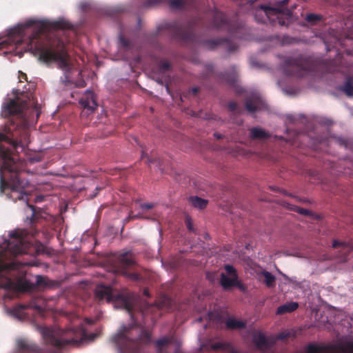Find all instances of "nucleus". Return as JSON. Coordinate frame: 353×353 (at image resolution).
<instances>
[{
  "mask_svg": "<svg viewBox=\"0 0 353 353\" xmlns=\"http://www.w3.org/2000/svg\"><path fill=\"white\" fill-rule=\"evenodd\" d=\"M252 341L256 347L259 350H268L270 347L268 339L266 338L264 333L261 331L254 333Z\"/></svg>",
  "mask_w": 353,
  "mask_h": 353,
  "instance_id": "obj_17",
  "label": "nucleus"
},
{
  "mask_svg": "<svg viewBox=\"0 0 353 353\" xmlns=\"http://www.w3.org/2000/svg\"><path fill=\"white\" fill-rule=\"evenodd\" d=\"M141 207L143 210H150L154 207V204L152 203H143Z\"/></svg>",
  "mask_w": 353,
  "mask_h": 353,
  "instance_id": "obj_44",
  "label": "nucleus"
},
{
  "mask_svg": "<svg viewBox=\"0 0 353 353\" xmlns=\"http://www.w3.org/2000/svg\"><path fill=\"white\" fill-rule=\"evenodd\" d=\"M26 205L32 211L31 216L27 217L26 221L28 228L11 232V239L7 243L8 250L14 256L23 254H32L34 248L29 236L34 237L41 230L46 218L45 211L28 203Z\"/></svg>",
  "mask_w": 353,
  "mask_h": 353,
  "instance_id": "obj_3",
  "label": "nucleus"
},
{
  "mask_svg": "<svg viewBox=\"0 0 353 353\" xmlns=\"http://www.w3.org/2000/svg\"><path fill=\"white\" fill-rule=\"evenodd\" d=\"M227 328L230 330L243 329L246 327L245 322L234 318H229L225 321Z\"/></svg>",
  "mask_w": 353,
  "mask_h": 353,
  "instance_id": "obj_23",
  "label": "nucleus"
},
{
  "mask_svg": "<svg viewBox=\"0 0 353 353\" xmlns=\"http://www.w3.org/2000/svg\"><path fill=\"white\" fill-rule=\"evenodd\" d=\"M137 265L134 256L131 252H125L118 255L116 259L115 272L132 281H141L143 276L137 272H129L127 269Z\"/></svg>",
  "mask_w": 353,
  "mask_h": 353,
  "instance_id": "obj_10",
  "label": "nucleus"
},
{
  "mask_svg": "<svg viewBox=\"0 0 353 353\" xmlns=\"http://www.w3.org/2000/svg\"><path fill=\"white\" fill-rule=\"evenodd\" d=\"M116 342L123 350L134 353L138 352L140 344L150 342V334L145 330H138L134 325L124 326Z\"/></svg>",
  "mask_w": 353,
  "mask_h": 353,
  "instance_id": "obj_5",
  "label": "nucleus"
},
{
  "mask_svg": "<svg viewBox=\"0 0 353 353\" xmlns=\"http://www.w3.org/2000/svg\"><path fill=\"white\" fill-rule=\"evenodd\" d=\"M8 43L6 41H3L0 42V50L5 48L8 46Z\"/></svg>",
  "mask_w": 353,
  "mask_h": 353,
  "instance_id": "obj_50",
  "label": "nucleus"
},
{
  "mask_svg": "<svg viewBox=\"0 0 353 353\" xmlns=\"http://www.w3.org/2000/svg\"><path fill=\"white\" fill-rule=\"evenodd\" d=\"M17 349L18 353H44L36 343L26 339H17Z\"/></svg>",
  "mask_w": 353,
  "mask_h": 353,
  "instance_id": "obj_16",
  "label": "nucleus"
},
{
  "mask_svg": "<svg viewBox=\"0 0 353 353\" xmlns=\"http://www.w3.org/2000/svg\"><path fill=\"white\" fill-rule=\"evenodd\" d=\"M305 21L310 25H316L323 19V17L321 14L310 13L305 17Z\"/></svg>",
  "mask_w": 353,
  "mask_h": 353,
  "instance_id": "obj_27",
  "label": "nucleus"
},
{
  "mask_svg": "<svg viewBox=\"0 0 353 353\" xmlns=\"http://www.w3.org/2000/svg\"><path fill=\"white\" fill-rule=\"evenodd\" d=\"M13 282L11 279H7L5 283L0 285V288H4V289H11L13 287Z\"/></svg>",
  "mask_w": 353,
  "mask_h": 353,
  "instance_id": "obj_36",
  "label": "nucleus"
},
{
  "mask_svg": "<svg viewBox=\"0 0 353 353\" xmlns=\"http://www.w3.org/2000/svg\"><path fill=\"white\" fill-rule=\"evenodd\" d=\"M214 137H216L217 139H220L223 137L222 134H219V133H217V132H215L214 133Z\"/></svg>",
  "mask_w": 353,
  "mask_h": 353,
  "instance_id": "obj_54",
  "label": "nucleus"
},
{
  "mask_svg": "<svg viewBox=\"0 0 353 353\" xmlns=\"http://www.w3.org/2000/svg\"><path fill=\"white\" fill-rule=\"evenodd\" d=\"M200 43L208 50H214L219 46H225L228 52H234L238 48L235 43L225 38L205 39L201 41Z\"/></svg>",
  "mask_w": 353,
  "mask_h": 353,
  "instance_id": "obj_12",
  "label": "nucleus"
},
{
  "mask_svg": "<svg viewBox=\"0 0 353 353\" xmlns=\"http://www.w3.org/2000/svg\"><path fill=\"white\" fill-rule=\"evenodd\" d=\"M265 103L262 98L256 93L252 94L245 100V107L250 113L256 112L265 108Z\"/></svg>",
  "mask_w": 353,
  "mask_h": 353,
  "instance_id": "obj_15",
  "label": "nucleus"
},
{
  "mask_svg": "<svg viewBox=\"0 0 353 353\" xmlns=\"http://www.w3.org/2000/svg\"><path fill=\"white\" fill-rule=\"evenodd\" d=\"M212 23L214 28L218 30H225L231 34L237 33L242 28L241 24L231 23L223 13L218 11L213 13Z\"/></svg>",
  "mask_w": 353,
  "mask_h": 353,
  "instance_id": "obj_11",
  "label": "nucleus"
},
{
  "mask_svg": "<svg viewBox=\"0 0 353 353\" xmlns=\"http://www.w3.org/2000/svg\"><path fill=\"white\" fill-rule=\"evenodd\" d=\"M95 295L100 301L105 299L108 302L114 301L118 307L125 309L132 316V303L128 296L114 294L110 286L103 285H97L95 290Z\"/></svg>",
  "mask_w": 353,
  "mask_h": 353,
  "instance_id": "obj_8",
  "label": "nucleus"
},
{
  "mask_svg": "<svg viewBox=\"0 0 353 353\" xmlns=\"http://www.w3.org/2000/svg\"><path fill=\"white\" fill-rule=\"evenodd\" d=\"M228 275L225 273L221 274L220 283L225 290H229L234 287V283L238 279L236 269L231 265L227 264L224 267Z\"/></svg>",
  "mask_w": 353,
  "mask_h": 353,
  "instance_id": "obj_13",
  "label": "nucleus"
},
{
  "mask_svg": "<svg viewBox=\"0 0 353 353\" xmlns=\"http://www.w3.org/2000/svg\"><path fill=\"white\" fill-rule=\"evenodd\" d=\"M22 28L23 30L32 28L33 33L30 38V42L38 50L40 60L46 63L59 61L63 65L67 66L66 52L62 41L59 39L50 40L46 44L43 46L39 45L37 43L39 42L38 39L40 34L48 28L55 30L72 29V25L69 21L65 19L52 22L30 19L22 25Z\"/></svg>",
  "mask_w": 353,
  "mask_h": 353,
  "instance_id": "obj_2",
  "label": "nucleus"
},
{
  "mask_svg": "<svg viewBox=\"0 0 353 353\" xmlns=\"http://www.w3.org/2000/svg\"><path fill=\"white\" fill-rule=\"evenodd\" d=\"M221 79L229 84L230 85H234L236 81V74L234 72L230 74L225 73L221 74Z\"/></svg>",
  "mask_w": 353,
  "mask_h": 353,
  "instance_id": "obj_26",
  "label": "nucleus"
},
{
  "mask_svg": "<svg viewBox=\"0 0 353 353\" xmlns=\"http://www.w3.org/2000/svg\"><path fill=\"white\" fill-rule=\"evenodd\" d=\"M206 72H207V75L208 76H211V75H213L214 74V67L213 65H206Z\"/></svg>",
  "mask_w": 353,
  "mask_h": 353,
  "instance_id": "obj_41",
  "label": "nucleus"
},
{
  "mask_svg": "<svg viewBox=\"0 0 353 353\" xmlns=\"http://www.w3.org/2000/svg\"><path fill=\"white\" fill-rule=\"evenodd\" d=\"M42 277L41 276H39L38 279H37V282H39L40 281V279H41Z\"/></svg>",
  "mask_w": 353,
  "mask_h": 353,
  "instance_id": "obj_59",
  "label": "nucleus"
},
{
  "mask_svg": "<svg viewBox=\"0 0 353 353\" xmlns=\"http://www.w3.org/2000/svg\"><path fill=\"white\" fill-rule=\"evenodd\" d=\"M199 92V88L198 87H194L189 91V92L194 96H195Z\"/></svg>",
  "mask_w": 353,
  "mask_h": 353,
  "instance_id": "obj_47",
  "label": "nucleus"
},
{
  "mask_svg": "<svg viewBox=\"0 0 353 353\" xmlns=\"http://www.w3.org/2000/svg\"><path fill=\"white\" fill-rule=\"evenodd\" d=\"M336 142H337L340 145H341V146H345V147H346V146H347V145H346V142H345V140H343V139H341V138H337V139H336Z\"/></svg>",
  "mask_w": 353,
  "mask_h": 353,
  "instance_id": "obj_48",
  "label": "nucleus"
},
{
  "mask_svg": "<svg viewBox=\"0 0 353 353\" xmlns=\"http://www.w3.org/2000/svg\"><path fill=\"white\" fill-rule=\"evenodd\" d=\"M22 78L24 79L25 80H27V76L26 74H22Z\"/></svg>",
  "mask_w": 353,
  "mask_h": 353,
  "instance_id": "obj_57",
  "label": "nucleus"
},
{
  "mask_svg": "<svg viewBox=\"0 0 353 353\" xmlns=\"http://www.w3.org/2000/svg\"><path fill=\"white\" fill-rule=\"evenodd\" d=\"M296 212H299V214H303V215H309L310 214V211L305 208H297Z\"/></svg>",
  "mask_w": 353,
  "mask_h": 353,
  "instance_id": "obj_43",
  "label": "nucleus"
},
{
  "mask_svg": "<svg viewBox=\"0 0 353 353\" xmlns=\"http://www.w3.org/2000/svg\"><path fill=\"white\" fill-rule=\"evenodd\" d=\"M234 287L238 288L242 292H245L247 289L245 285L239 280V278L234 283Z\"/></svg>",
  "mask_w": 353,
  "mask_h": 353,
  "instance_id": "obj_37",
  "label": "nucleus"
},
{
  "mask_svg": "<svg viewBox=\"0 0 353 353\" xmlns=\"http://www.w3.org/2000/svg\"><path fill=\"white\" fill-rule=\"evenodd\" d=\"M85 321L86 322L87 324H92L94 322L92 319H86L85 320Z\"/></svg>",
  "mask_w": 353,
  "mask_h": 353,
  "instance_id": "obj_55",
  "label": "nucleus"
},
{
  "mask_svg": "<svg viewBox=\"0 0 353 353\" xmlns=\"http://www.w3.org/2000/svg\"><path fill=\"white\" fill-rule=\"evenodd\" d=\"M299 307L296 302H290L279 306L276 310V314L281 315L295 311Z\"/></svg>",
  "mask_w": 353,
  "mask_h": 353,
  "instance_id": "obj_20",
  "label": "nucleus"
},
{
  "mask_svg": "<svg viewBox=\"0 0 353 353\" xmlns=\"http://www.w3.org/2000/svg\"><path fill=\"white\" fill-rule=\"evenodd\" d=\"M40 332L44 342L57 348H65L68 347H78L87 340H93L97 334L88 336L83 325L77 327H68L65 330L59 327H40Z\"/></svg>",
  "mask_w": 353,
  "mask_h": 353,
  "instance_id": "obj_4",
  "label": "nucleus"
},
{
  "mask_svg": "<svg viewBox=\"0 0 353 353\" xmlns=\"http://www.w3.org/2000/svg\"><path fill=\"white\" fill-rule=\"evenodd\" d=\"M288 2H289V0H282L281 1L277 2V5L279 6L282 7V6H285L288 5Z\"/></svg>",
  "mask_w": 353,
  "mask_h": 353,
  "instance_id": "obj_49",
  "label": "nucleus"
},
{
  "mask_svg": "<svg viewBox=\"0 0 353 353\" xmlns=\"http://www.w3.org/2000/svg\"><path fill=\"white\" fill-rule=\"evenodd\" d=\"M211 348L213 350H221L226 351L231 348V344L227 342H216L212 344Z\"/></svg>",
  "mask_w": 353,
  "mask_h": 353,
  "instance_id": "obj_28",
  "label": "nucleus"
},
{
  "mask_svg": "<svg viewBox=\"0 0 353 353\" xmlns=\"http://www.w3.org/2000/svg\"><path fill=\"white\" fill-rule=\"evenodd\" d=\"M261 274L264 276V283L268 288H274L275 286L276 278L270 272L268 271L262 272Z\"/></svg>",
  "mask_w": 353,
  "mask_h": 353,
  "instance_id": "obj_25",
  "label": "nucleus"
},
{
  "mask_svg": "<svg viewBox=\"0 0 353 353\" xmlns=\"http://www.w3.org/2000/svg\"><path fill=\"white\" fill-rule=\"evenodd\" d=\"M281 192V190H280ZM282 192L284 194H287V192L285 190H282Z\"/></svg>",
  "mask_w": 353,
  "mask_h": 353,
  "instance_id": "obj_58",
  "label": "nucleus"
},
{
  "mask_svg": "<svg viewBox=\"0 0 353 353\" xmlns=\"http://www.w3.org/2000/svg\"><path fill=\"white\" fill-rule=\"evenodd\" d=\"M189 201L191 203L192 206L200 210L204 209L208 204V200L201 199L196 196H190Z\"/></svg>",
  "mask_w": 353,
  "mask_h": 353,
  "instance_id": "obj_24",
  "label": "nucleus"
},
{
  "mask_svg": "<svg viewBox=\"0 0 353 353\" xmlns=\"http://www.w3.org/2000/svg\"><path fill=\"white\" fill-rule=\"evenodd\" d=\"M289 336V333H287V332H281L278 334L277 336V338L279 339H281V340H283V339H285L287 338H288Z\"/></svg>",
  "mask_w": 353,
  "mask_h": 353,
  "instance_id": "obj_46",
  "label": "nucleus"
},
{
  "mask_svg": "<svg viewBox=\"0 0 353 353\" xmlns=\"http://www.w3.org/2000/svg\"><path fill=\"white\" fill-rule=\"evenodd\" d=\"M168 3L170 8L179 10L185 7L186 0H170Z\"/></svg>",
  "mask_w": 353,
  "mask_h": 353,
  "instance_id": "obj_29",
  "label": "nucleus"
},
{
  "mask_svg": "<svg viewBox=\"0 0 353 353\" xmlns=\"http://www.w3.org/2000/svg\"><path fill=\"white\" fill-rule=\"evenodd\" d=\"M75 85L77 88H84L86 86V83L83 79H79L76 81Z\"/></svg>",
  "mask_w": 353,
  "mask_h": 353,
  "instance_id": "obj_42",
  "label": "nucleus"
},
{
  "mask_svg": "<svg viewBox=\"0 0 353 353\" xmlns=\"http://www.w3.org/2000/svg\"><path fill=\"white\" fill-rule=\"evenodd\" d=\"M270 134L260 128H252L250 129V137L252 139L264 140L268 139Z\"/></svg>",
  "mask_w": 353,
  "mask_h": 353,
  "instance_id": "obj_21",
  "label": "nucleus"
},
{
  "mask_svg": "<svg viewBox=\"0 0 353 353\" xmlns=\"http://www.w3.org/2000/svg\"><path fill=\"white\" fill-rule=\"evenodd\" d=\"M338 247H343V248L348 249L347 245L345 242L339 241L337 240H334L332 243V248H336Z\"/></svg>",
  "mask_w": 353,
  "mask_h": 353,
  "instance_id": "obj_34",
  "label": "nucleus"
},
{
  "mask_svg": "<svg viewBox=\"0 0 353 353\" xmlns=\"http://www.w3.org/2000/svg\"><path fill=\"white\" fill-rule=\"evenodd\" d=\"M167 0H147L145 4L147 6H151L159 3L165 2Z\"/></svg>",
  "mask_w": 353,
  "mask_h": 353,
  "instance_id": "obj_39",
  "label": "nucleus"
},
{
  "mask_svg": "<svg viewBox=\"0 0 353 353\" xmlns=\"http://www.w3.org/2000/svg\"><path fill=\"white\" fill-rule=\"evenodd\" d=\"M32 307L31 305H26V304H23V305H19L17 308H16V311L17 312H19V310H26V309H28V308H30Z\"/></svg>",
  "mask_w": 353,
  "mask_h": 353,
  "instance_id": "obj_45",
  "label": "nucleus"
},
{
  "mask_svg": "<svg viewBox=\"0 0 353 353\" xmlns=\"http://www.w3.org/2000/svg\"><path fill=\"white\" fill-rule=\"evenodd\" d=\"M281 67L285 75L303 78L310 72L314 70L316 63L310 56L299 54L296 57H286Z\"/></svg>",
  "mask_w": 353,
  "mask_h": 353,
  "instance_id": "obj_7",
  "label": "nucleus"
},
{
  "mask_svg": "<svg viewBox=\"0 0 353 353\" xmlns=\"http://www.w3.org/2000/svg\"><path fill=\"white\" fill-rule=\"evenodd\" d=\"M196 23V21L194 19L185 22L181 20L164 22L157 27V34L166 32L173 38L179 39L185 42H197L194 34Z\"/></svg>",
  "mask_w": 353,
  "mask_h": 353,
  "instance_id": "obj_6",
  "label": "nucleus"
},
{
  "mask_svg": "<svg viewBox=\"0 0 353 353\" xmlns=\"http://www.w3.org/2000/svg\"><path fill=\"white\" fill-rule=\"evenodd\" d=\"M143 295L146 297H150V294L148 288H145L143 292Z\"/></svg>",
  "mask_w": 353,
  "mask_h": 353,
  "instance_id": "obj_52",
  "label": "nucleus"
},
{
  "mask_svg": "<svg viewBox=\"0 0 353 353\" xmlns=\"http://www.w3.org/2000/svg\"><path fill=\"white\" fill-rule=\"evenodd\" d=\"M119 44L120 46L125 50L130 49L131 48V42L129 39H126L124 36H119Z\"/></svg>",
  "mask_w": 353,
  "mask_h": 353,
  "instance_id": "obj_31",
  "label": "nucleus"
},
{
  "mask_svg": "<svg viewBox=\"0 0 353 353\" xmlns=\"http://www.w3.org/2000/svg\"><path fill=\"white\" fill-rule=\"evenodd\" d=\"M192 115H196L197 116V114H196L194 112H193Z\"/></svg>",
  "mask_w": 353,
  "mask_h": 353,
  "instance_id": "obj_60",
  "label": "nucleus"
},
{
  "mask_svg": "<svg viewBox=\"0 0 353 353\" xmlns=\"http://www.w3.org/2000/svg\"><path fill=\"white\" fill-rule=\"evenodd\" d=\"M159 70L161 72H164L170 69V63L166 61H161L159 63Z\"/></svg>",
  "mask_w": 353,
  "mask_h": 353,
  "instance_id": "obj_33",
  "label": "nucleus"
},
{
  "mask_svg": "<svg viewBox=\"0 0 353 353\" xmlns=\"http://www.w3.org/2000/svg\"><path fill=\"white\" fill-rule=\"evenodd\" d=\"M185 225L189 231L192 232L194 230L192 221L189 217H187L185 219Z\"/></svg>",
  "mask_w": 353,
  "mask_h": 353,
  "instance_id": "obj_40",
  "label": "nucleus"
},
{
  "mask_svg": "<svg viewBox=\"0 0 353 353\" xmlns=\"http://www.w3.org/2000/svg\"><path fill=\"white\" fill-rule=\"evenodd\" d=\"M335 353H353V341H341L332 345Z\"/></svg>",
  "mask_w": 353,
  "mask_h": 353,
  "instance_id": "obj_18",
  "label": "nucleus"
},
{
  "mask_svg": "<svg viewBox=\"0 0 353 353\" xmlns=\"http://www.w3.org/2000/svg\"><path fill=\"white\" fill-rule=\"evenodd\" d=\"M28 106L26 101L19 97L9 99L2 107V115L5 117L13 116L0 132V141L10 143L12 149H4L0 146V154L3 159V166L10 173L8 181L0 174V191L4 192L10 188L9 197L14 201L27 198L24 190L30 185L28 179L23 177L26 163L19 158L14 151L19 154L25 150L30 143L28 122L23 114V110Z\"/></svg>",
  "mask_w": 353,
  "mask_h": 353,
  "instance_id": "obj_1",
  "label": "nucleus"
},
{
  "mask_svg": "<svg viewBox=\"0 0 353 353\" xmlns=\"http://www.w3.org/2000/svg\"><path fill=\"white\" fill-rule=\"evenodd\" d=\"M157 305L159 308H163V307H170L171 306V299L164 296L162 298V300L157 303Z\"/></svg>",
  "mask_w": 353,
  "mask_h": 353,
  "instance_id": "obj_30",
  "label": "nucleus"
},
{
  "mask_svg": "<svg viewBox=\"0 0 353 353\" xmlns=\"http://www.w3.org/2000/svg\"><path fill=\"white\" fill-rule=\"evenodd\" d=\"M228 109L230 111L236 113V114H241L242 112V109L238 106L237 103L234 101H230L228 103Z\"/></svg>",
  "mask_w": 353,
  "mask_h": 353,
  "instance_id": "obj_32",
  "label": "nucleus"
},
{
  "mask_svg": "<svg viewBox=\"0 0 353 353\" xmlns=\"http://www.w3.org/2000/svg\"><path fill=\"white\" fill-rule=\"evenodd\" d=\"M341 92L345 93L347 97H353V77H347L343 85L339 89Z\"/></svg>",
  "mask_w": 353,
  "mask_h": 353,
  "instance_id": "obj_22",
  "label": "nucleus"
},
{
  "mask_svg": "<svg viewBox=\"0 0 353 353\" xmlns=\"http://www.w3.org/2000/svg\"><path fill=\"white\" fill-rule=\"evenodd\" d=\"M270 188L274 191H279V188L276 187V186H270Z\"/></svg>",
  "mask_w": 353,
  "mask_h": 353,
  "instance_id": "obj_56",
  "label": "nucleus"
},
{
  "mask_svg": "<svg viewBox=\"0 0 353 353\" xmlns=\"http://www.w3.org/2000/svg\"><path fill=\"white\" fill-rule=\"evenodd\" d=\"M79 104L83 109V114H86L92 113L98 106L94 92L89 90L80 99Z\"/></svg>",
  "mask_w": 353,
  "mask_h": 353,
  "instance_id": "obj_14",
  "label": "nucleus"
},
{
  "mask_svg": "<svg viewBox=\"0 0 353 353\" xmlns=\"http://www.w3.org/2000/svg\"><path fill=\"white\" fill-rule=\"evenodd\" d=\"M168 343H169V339L168 338L164 337V338L159 339L157 341V345L158 347L162 348L164 345H165Z\"/></svg>",
  "mask_w": 353,
  "mask_h": 353,
  "instance_id": "obj_35",
  "label": "nucleus"
},
{
  "mask_svg": "<svg viewBox=\"0 0 353 353\" xmlns=\"http://www.w3.org/2000/svg\"><path fill=\"white\" fill-rule=\"evenodd\" d=\"M7 268L8 269H15L16 268V265L14 263H10L9 264L7 265Z\"/></svg>",
  "mask_w": 353,
  "mask_h": 353,
  "instance_id": "obj_53",
  "label": "nucleus"
},
{
  "mask_svg": "<svg viewBox=\"0 0 353 353\" xmlns=\"http://www.w3.org/2000/svg\"><path fill=\"white\" fill-rule=\"evenodd\" d=\"M101 190V188H98V187H97V188H96V189H95L96 192H95L94 194L90 195V197L91 199H93V198L96 197V196H97V195L98 194L99 192Z\"/></svg>",
  "mask_w": 353,
  "mask_h": 353,
  "instance_id": "obj_51",
  "label": "nucleus"
},
{
  "mask_svg": "<svg viewBox=\"0 0 353 353\" xmlns=\"http://www.w3.org/2000/svg\"><path fill=\"white\" fill-rule=\"evenodd\" d=\"M145 157L147 158L146 163H148V164L154 163H157V160L156 159H152V158L148 157L147 156V154L144 152H143L142 155H141V159H143Z\"/></svg>",
  "mask_w": 353,
  "mask_h": 353,
  "instance_id": "obj_38",
  "label": "nucleus"
},
{
  "mask_svg": "<svg viewBox=\"0 0 353 353\" xmlns=\"http://www.w3.org/2000/svg\"><path fill=\"white\" fill-rule=\"evenodd\" d=\"M285 14L291 17L292 12L288 9L273 8L268 6L261 5L256 10L255 19L258 22L267 23L270 22L274 25L277 22L280 26L285 25V21L280 15Z\"/></svg>",
  "mask_w": 353,
  "mask_h": 353,
  "instance_id": "obj_9",
  "label": "nucleus"
},
{
  "mask_svg": "<svg viewBox=\"0 0 353 353\" xmlns=\"http://www.w3.org/2000/svg\"><path fill=\"white\" fill-rule=\"evenodd\" d=\"M330 345H318L314 343H310L305 350V353H335Z\"/></svg>",
  "mask_w": 353,
  "mask_h": 353,
  "instance_id": "obj_19",
  "label": "nucleus"
}]
</instances>
